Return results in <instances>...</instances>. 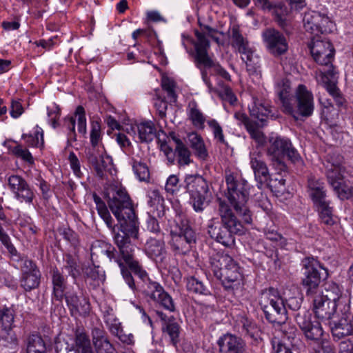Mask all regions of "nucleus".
I'll return each instance as SVG.
<instances>
[{
	"label": "nucleus",
	"instance_id": "obj_1",
	"mask_svg": "<svg viewBox=\"0 0 353 353\" xmlns=\"http://www.w3.org/2000/svg\"><path fill=\"white\" fill-rule=\"evenodd\" d=\"M93 199L99 215L112 231L119 253H117L111 244L104 241L99 242V251L105 254L110 260L114 259L130 289L134 291L137 288L134 279L127 268L141 279L140 290L146 297L159 303L165 310L174 312L175 305L172 296L164 290L160 283L152 281L148 277L147 272L135 259L134 247L131 243L130 239H137L139 223L132 202L125 189L116 187L108 200V207L117 219L119 226L113 224V219L101 197L94 194Z\"/></svg>",
	"mask_w": 353,
	"mask_h": 353
},
{
	"label": "nucleus",
	"instance_id": "obj_2",
	"mask_svg": "<svg viewBox=\"0 0 353 353\" xmlns=\"http://www.w3.org/2000/svg\"><path fill=\"white\" fill-rule=\"evenodd\" d=\"M320 38L312 37L308 45L314 60L325 67L323 70L316 71L315 77L318 83L323 85L333 97L336 105L341 106L344 103V98L336 86L337 73L332 63L334 49L329 40Z\"/></svg>",
	"mask_w": 353,
	"mask_h": 353
},
{
	"label": "nucleus",
	"instance_id": "obj_3",
	"mask_svg": "<svg viewBox=\"0 0 353 353\" xmlns=\"http://www.w3.org/2000/svg\"><path fill=\"white\" fill-rule=\"evenodd\" d=\"M219 32L207 25H200V30H196L194 34L196 38L194 40L189 35L182 34V45L190 54H194L191 50H188V46L193 44L194 47V63L196 66L201 70L212 68V74L218 75L226 81H231L230 74L218 63H215L208 54L210 43L208 37L212 38L217 43H220L217 34Z\"/></svg>",
	"mask_w": 353,
	"mask_h": 353
},
{
	"label": "nucleus",
	"instance_id": "obj_4",
	"mask_svg": "<svg viewBox=\"0 0 353 353\" xmlns=\"http://www.w3.org/2000/svg\"><path fill=\"white\" fill-rule=\"evenodd\" d=\"M259 304L266 319L280 327L279 330L284 338L290 340L295 337L296 330L286 323L287 306L277 290L270 288L263 290L260 295Z\"/></svg>",
	"mask_w": 353,
	"mask_h": 353
},
{
	"label": "nucleus",
	"instance_id": "obj_5",
	"mask_svg": "<svg viewBox=\"0 0 353 353\" xmlns=\"http://www.w3.org/2000/svg\"><path fill=\"white\" fill-rule=\"evenodd\" d=\"M218 212L223 228H219L216 231V228L209 226L208 232L217 242L225 247H232L235 243L234 235L243 234L244 227L226 201L219 200Z\"/></svg>",
	"mask_w": 353,
	"mask_h": 353
},
{
	"label": "nucleus",
	"instance_id": "obj_6",
	"mask_svg": "<svg viewBox=\"0 0 353 353\" xmlns=\"http://www.w3.org/2000/svg\"><path fill=\"white\" fill-rule=\"evenodd\" d=\"M225 182L228 190L227 196L230 204L241 216L245 223H252V212L247 205L250 185L243 179H236L231 174L225 176Z\"/></svg>",
	"mask_w": 353,
	"mask_h": 353
},
{
	"label": "nucleus",
	"instance_id": "obj_7",
	"mask_svg": "<svg viewBox=\"0 0 353 353\" xmlns=\"http://www.w3.org/2000/svg\"><path fill=\"white\" fill-rule=\"evenodd\" d=\"M185 188L190 195V203L196 212H202L209 204V186L207 181L199 174H188L185 177Z\"/></svg>",
	"mask_w": 353,
	"mask_h": 353
},
{
	"label": "nucleus",
	"instance_id": "obj_8",
	"mask_svg": "<svg viewBox=\"0 0 353 353\" xmlns=\"http://www.w3.org/2000/svg\"><path fill=\"white\" fill-rule=\"evenodd\" d=\"M231 46L235 52L241 55L249 72H256L260 68V57L256 53L248 39L241 33L238 26H234L231 30Z\"/></svg>",
	"mask_w": 353,
	"mask_h": 353
},
{
	"label": "nucleus",
	"instance_id": "obj_9",
	"mask_svg": "<svg viewBox=\"0 0 353 353\" xmlns=\"http://www.w3.org/2000/svg\"><path fill=\"white\" fill-rule=\"evenodd\" d=\"M303 23L305 31L316 38L319 34L331 32L335 26L326 14L314 10L305 13Z\"/></svg>",
	"mask_w": 353,
	"mask_h": 353
},
{
	"label": "nucleus",
	"instance_id": "obj_10",
	"mask_svg": "<svg viewBox=\"0 0 353 353\" xmlns=\"http://www.w3.org/2000/svg\"><path fill=\"white\" fill-rule=\"evenodd\" d=\"M305 269L302 285L305 289L306 295L311 297L319 292L321 276L319 270L323 269L321 264L315 259L307 257L303 260Z\"/></svg>",
	"mask_w": 353,
	"mask_h": 353
},
{
	"label": "nucleus",
	"instance_id": "obj_11",
	"mask_svg": "<svg viewBox=\"0 0 353 353\" xmlns=\"http://www.w3.org/2000/svg\"><path fill=\"white\" fill-rule=\"evenodd\" d=\"M18 255L19 256L18 261H14L12 258L11 259L13 261L21 263L20 265L21 271V287L27 292L37 288L40 284L41 272L36 263L27 258L21 257L19 253ZM10 257L12 256H10Z\"/></svg>",
	"mask_w": 353,
	"mask_h": 353
},
{
	"label": "nucleus",
	"instance_id": "obj_12",
	"mask_svg": "<svg viewBox=\"0 0 353 353\" xmlns=\"http://www.w3.org/2000/svg\"><path fill=\"white\" fill-rule=\"evenodd\" d=\"M296 106L294 112L304 117H310L314 110V99L312 92L305 85L300 84L295 90ZM294 116V114H293Z\"/></svg>",
	"mask_w": 353,
	"mask_h": 353
},
{
	"label": "nucleus",
	"instance_id": "obj_13",
	"mask_svg": "<svg viewBox=\"0 0 353 353\" xmlns=\"http://www.w3.org/2000/svg\"><path fill=\"white\" fill-rule=\"evenodd\" d=\"M76 349L72 344L65 340H58L55 343L57 353H93L90 341L84 332H77L75 334Z\"/></svg>",
	"mask_w": 353,
	"mask_h": 353
},
{
	"label": "nucleus",
	"instance_id": "obj_14",
	"mask_svg": "<svg viewBox=\"0 0 353 353\" xmlns=\"http://www.w3.org/2000/svg\"><path fill=\"white\" fill-rule=\"evenodd\" d=\"M267 49L275 57L287 52L288 43L285 36L275 29H268L263 33Z\"/></svg>",
	"mask_w": 353,
	"mask_h": 353
},
{
	"label": "nucleus",
	"instance_id": "obj_15",
	"mask_svg": "<svg viewBox=\"0 0 353 353\" xmlns=\"http://www.w3.org/2000/svg\"><path fill=\"white\" fill-rule=\"evenodd\" d=\"M250 165L254 171L255 179L259 184L258 185L259 188H261L263 185L275 187L272 184V179L270 177L266 163L259 152H252L250 154Z\"/></svg>",
	"mask_w": 353,
	"mask_h": 353
},
{
	"label": "nucleus",
	"instance_id": "obj_16",
	"mask_svg": "<svg viewBox=\"0 0 353 353\" xmlns=\"http://www.w3.org/2000/svg\"><path fill=\"white\" fill-rule=\"evenodd\" d=\"M310 299L312 302V310L317 319L330 322L336 317L338 303L329 302L316 294L310 297Z\"/></svg>",
	"mask_w": 353,
	"mask_h": 353
},
{
	"label": "nucleus",
	"instance_id": "obj_17",
	"mask_svg": "<svg viewBox=\"0 0 353 353\" xmlns=\"http://www.w3.org/2000/svg\"><path fill=\"white\" fill-rule=\"evenodd\" d=\"M296 321L307 339L317 341L322 336L323 329L321 323L317 321H312L310 315L305 311L303 314H297Z\"/></svg>",
	"mask_w": 353,
	"mask_h": 353
},
{
	"label": "nucleus",
	"instance_id": "obj_18",
	"mask_svg": "<svg viewBox=\"0 0 353 353\" xmlns=\"http://www.w3.org/2000/svg\"><path fill=\"white\" fill-rule=\"evenodd\" d=\"M216 344L219 353H248L245 341L232 334H223L218 339Z\"/></svg>",
	"mask_w": 353,
	"mask_h": 353
},
{
	"label": "nucleus",
	"instance_id": "obj_19",
	"mask_svg": "<svg viewBox=\"0 0 353 353\" xmlns=\"http://www.w3.org/2000/svg\"><path fill=\"white\" fill-rule=\"evenodd\" d=\"M77 120V128L79 133L85 136L87 134V122L85 111L81 105H79L75 110L74 117H67L64 119L63 126L68 130L70 139H76L75 124Z\"/></svg>",
	"mask_w": 353,
	"mask_h": 353
},
{
	"label": "nucleus",
	"instance_id": "obj_20",
	"mask_svg": "<svg viewBox=\"0 0 353 353\" xmlns=\"http://www.w3.org/2000/svg\"><path fill=\"white\" fill-rule=\"evenodd\" d=\"M171 245L179 254L190 251L191 244L195 243V232L189 227L181 229L179 233L172 232Z\"/></svg>",
	"mask_w": 353,
	"mask_h": 353
},
{
	"label": "nucleus",
	"instance_id": "obj_21",
	"mask_svg": "<svg viewBox=\"0 0 353 353\" xmlns=\"http://www.w3.org/2000/svg\"><path fill=\"white\" fill-rule=\"evenodd\" d=\"M349 309V305H345L344 312H342L340 319L338 320L333 319L329 322L332 335L339 339L353 334V328L350 323V315H348Z\"/></svg>",
	"mask_w": 353,
	"mask_h": 353
},
{
	"label": "nucleus",
	"instance_id": "obj_22",
	"mask_svg": "<svg viewBox=\"0 0 353 353\" xmlns=\"http://www.w3.org/2000/svg\"><path fill=\"white\" fill-rule=\"evenodd\" d=\"M290 90V82L287 79H281L276 83V92L282 103L283 112L293 115L294 108Z\"/></svg>",
	"mask_w": 353,
	"mask_h": 353
},
{
	"label": "nucleus",
	"instance_id": "obj_23",
	"mask_svg": "<svg viewBox=\"0 0 353 353\" xmlns=\"http://www.w3.org/2000/svg\"><path fill=\"white\" fill-rule=\"evenodd\" d=\"M234 260L228 254L216 252L210 258V269L214 275L219 280L223 279L225 271L231 266Z\"/></svg>",
	"mask_w": 353,
	"mask_h": 353
},
{
	"label": "nucleus",
	"instance_id": "obj_24",
	"mask_svg": "<svg viewBox=\"0 0 353 353\" xmlns=\"http://www.w3.org/2000/svg\"><path fill=\"white\" fill-rule=\"evenodd\" d=\"M269 143L268 155L272 158V161L281 162L285 156L288 147L290 146V140L280 137H271L269 139Z\"/></svg>",
	"mask_w": 353,
	"mask_h": 353
},
{
	"label": "nucleus",
	"instance_id": "obj_25",
	"mask_svg": "<svg viewBox=\"0 0 353 353\" xmlns=\"http://www.w3.org/2000/svg\"><path fill=\"white\" fill-rule=\"evenodd\" d=\"M201 77L210 93L218 94L222 99L230 102L231 104H233L236 101V98L232 89L223 82H219L218 87L214 88L210 80V77L208 76L206 70H201Z\"/></svg>",
	"mask_w": 353,
	"mask_h": 353
},
{
	"label": "nucleus",
	"instance_id": "obj_26",
	"mask_svg": "<svg viewBox=\"0 0 353 353\" xmlns=\"http://www.w3.org/2000/svg\"><path fill=\"white\" fill-rule=\"evenodd\" d=\"M68 306L72 316H85L90 310V303L85 297H79L76 294H67L65 296Z\"/></svg>",
	"mask_w": 353,
	"mask_h": 353
},
{
	"label": "nucleus",
	"instance_id": "obj_27",
	"mask_svg": "<svg viewBox=\"0 0 353 353\" xmlns=\"http://www.w3.org/2000/svg\"><path fill=\"white\" fill-rule=\"evenodd\" d=\"M157 315L162 321V331L170 338L171 342L176 345L179 342L180 326L173 316L168 317L163 312L157 311Z\"/></svg>",
	"mask_w": 353,
	"mask_h": 353
},
{
	"label": "nucleus",
	"instance_id": "obj_28",
	"mask_svg": "<svg viewBox=\"0 0 353 353\" xmlns=\"http://www.w3.org/2000/svg\"><path fill=\"white\" fill-rule=\"evenodd\" d=\"M249 110L251 116L257 119L261 123H263L269 118H276L272 113V108L268 101L254 99L252 103L249 107Z\"/></svg>",
	"mask_w": 353,
	"mask_h": 353
},
{
	"label": "nucleus",
	"instance_id": "obj_29",
	"mask_svg": "<svg viewBox=\"0 0 353 353\" xmlns=\"http://www.w3.org/2000/svg\"><path fill=\"white\" fill-rule=\"evenodd\" d=\"M186 114L188 119L194 128L199 130H203L205 128V123L207 122L206 117L194 100L188 103Z\"/></svg>",
	"mask_w": 353,
	"mask_h": 353
},
{
	"label": "nucleus",
	"instance_id": "obj_30",
	"mask_svg": "<svg viewBox=\"0 0 353 353\" xmlns=\"http://www.w3.org/2000/svg\"><path fill=\"white\" fill-rule=\"evenodd\" d=\"M243 280V274L241 268L236 261H234L231 266L225 271L221 279V282L227 288L241 285Z\"/></svg>",
	"mask_w": 353,
	"mask_h": 353
},
{
	"label": "nucleus",
	"instance_id": "obj_31",
	"mask_svg": "<svg viewBox=\"0 0 353 353\" xmlns=\"http://www.w3.org/2000/svg\"><path fill=\"white\" fill-rule=\"evenodd\" d=\"M13 323V310L10 307L0 304V323L2 330L8 334L7 336H3L7 341H16V336L12 332Z\"/></svg>",
	"mask_w": 353,
	"mask_h": 353
},
{
	"label": "nucleus",
	"instance_id": "obj_32",
	"mask_svg": "<svg viewBox=\"0 0 353 353\" xmlns=\"http://www.w3.org/2000/svg\"><path fill=\"white\" fill-rule=\"evenodd\" d=\"M316 295L329 302L338 303V306L347 301L346 298L342 296V291L339 286L334 283H327L324 290H320L319 289Z\"/></svg>",
	"mask_w": 353,
	"mask_h": 353
},
{
	"label": "nucleus",
	"instance_id": "obj_33",
	"mask_svg": "<svg viewBox=\"0 0 353 353\" xmlns=\"http://www.w3.org/2000/svg\"><path fill=\"white\" fill-rule=\"evenodd\" d=\"M145 251L151 259L161 261L166 252L164 241L162 238L150 237L146 241Z\"/></svg>",
	"mask_w": 353,
	"mask_h": 353
},
{
	"label": "nucleus",
	"instance_id": "obj_34",
	"mask_svg": "<svg viewBox=\"0 0 353 353\" xmlns=\"http://www.w3.org/2000/svg\"><path fill=\"white\" fill-rule=\"evenodd\" d=\"M188 139L196 157L202 161L206 160L208 157V152L201 135L193 132L188 134Z\"/></svg>",
	"mask_w": 353,
	"mask_h": 353
},
{
	"label": "nucleus",
	"instance_id": "obj_35",
	"mask_svg": "<svg viewBox=\"0 0 353 353\" xmlns=\"http://www.w3.org/2000/svg\"><path fill=\"white\" fill-rule=\"evenodd\" d=\"M148 205L150 206L149 214L157 216L159 218L164 214V199L158 190H152L149 194Z\"/></svg>",
	"mask_w": 353,
	"mask_h": 353
},
{
	"label": "nucleus",
	"instance_id": "obj_36",
	"mask_svg": "<svg viewBox=\"0 0 353 353\" xmlns=\"http://www.w3.org/2000/svg\"><path fill=\"white\" fill-rule=\"evenodd\" d=\"M308 188L314 203L325 200L326 194L322 181L316 179L314 177H310L308 179Z\"/></svg>",
	"mask_w": 353,
	"mask_h": 353
},
{
	"label": "nucleus",
	"instance_id": "obj_37",
	"mask_svg": "<svg viewBox=\"0 0 353 353\" xmlns=\"http://www.w3.org/2000/svg\"><path fill=\"white\" fill-rule=\"evenodd\" d=\"M328 183L340 199H349L353 197V188L345 184L343 181L341 183L334 181L330 171L328 172Z\"/></svg>",
	"mask_w": 353,
	"mask_h": 353
},
{
	"label": "nucleus",
	"instance_id": "obj_38",
	"mask_svg": "<svg viewBox=\"0 0 353 353\" xmlns=\"http://www.w3.org/2000/svg\"><path fill=\"white\" fill-rule=\"evenodd\" d=\"M175 154L180 166L188 165L191 162V152L186 145L179 138L174 137Z\"/></svg>",
	"mask_w": 353,
	"mask_h": 353
},
{
	"label": "nucleus",
	"instance_id": "obj_39",
	"mask_svg": "<svg viewBox=\"0 0 353 353\" xmlns=\"http://www.w3.org/2000/svg\"><path fill=\"white\" fill-rule=\"evenodd\" d=\"M52 280L54 298L57 301H61L66 288L65 279L57 268H54L52 270Z\"/></svg>",
	"mask_w": 353,
	"mask_h": 353
},
{
	"label": "nucleus",
	"instance_id": "obj_40",
	"mask_svg": "<svg viewBox=\"0 0 353 353\" xmlns=\"http://www.w3.org/2000/svg\"><path fill=\"white\" fill-rule=\"evenodd\" d=\"M325 174L328 179V172H332L334 180L341 183L343 179L345 168L342 165L340 161H334L332 157H328L323 163Z\"/></svg>",
	"mask_w": 353,
	"mask_h": 353
},
{
	"label": "nucleus",
	"instance_id": "obj_41",
	"mask_svg": "<svg viewBox=\"0 0 353 353\" xmlns=\"http://www.w3.org/2000/svg\"><path fill=\"white\" fill-rule=\"evenodd\" d=\"M93 343L97 353H113L114 348L101 330L93 332Z\"/></svg>",
	"mask_w": 353,
	"mask_h": 353
},
{
	"label": "nucleus",
	"instance_id": "obj_42",
	"mask_svg": "<svg viewBox=\"0 0 353 353\" xmlns=\"http://www.w3.org/2000/svg\"><path fill=\"white\" fill-rule=\"evenodd\" d=\"M26 353H47L46 342L41 336L33 334L27 338Z\"/></svg>",
	"mask_w": 353,
	"mask_h": 353
},
{
	"label": "nucleus",
	"instance_id": "obj_43",
	"mask_svg": "<svg viewBox=\"0 0 353 353\" xmlns=\"http://www.w3.org/2000/svg\"><path fill=\"white\" fill-rule=\"evenodd\" d=\"M137 127L141 142H150L155 137L157 130L152 121L141 122Z\"/></svg>",
	"mask_w": 353,
	"mask_h": 353
},
{
	"label": "nucleus",
	"instance_id": "obj_44",
	"mask_svg": "<svg viewBox=\"0 0 353 353\" xmlns=\"http://www.w3.org/2000/svg\"><path fill=\"white\" fill-rule=\"evenodd\" d=\"M14 197L20 203L32 205L36 198V192L34 188L27 182L14 194Z\"/></svg>",
	"mask_w": 353,
	"mask_h": 353
},
{
	"label": "nucleus",
	"instance_id": "obj_45",
	"mask_svg": "<svg viewBox=\"0 0 353 353\" xmlns=\"http://www.w3.org/2000/svg\"><path fill=\"white\" fill-rule=\"evenodd\" d=\"M14 197L20 203L32 205L36 198V192L34 188L27 182L14 194Z\"/></svg>",
	"mask_w": 353,
	"mask_h": 353
},
{
	"label": "nucleus",
	"instance_id": "obj_46",
	"mask_svg": "<svg viewBox=\"0 0 353 353\" xmlns=\"http://www.w3.org/2000/svg\"><path fill=\"white\" fill-rule=\"evenodd\" d=\"M314 205L318 208L321 222L327 225H332L335 221L333 219L332 209L330 207L329 203L324 200Z\"/></svg>",
	"mask_w": 353,
	"mask_h": 353
},
{
	"label": "nucleus",
	"instance_id": "obj_47",
	"mask_svg": "<svg viewBox=\"0 0 353 353\" xmlns=\"http://www.w3.org/2000/svg\"><path fill=\"white\" fill-rule=\"evenodd\" d=\"M22 138L26 143L31 147L41 148L43 146V130L41 128L36 125L34 129V134H23Z\"/></svg>",
	"mask_w": 353,
	"mask_h": 353
},
{
	"label": "nucleus",
	"instance_id": "obj_48",
	"mask_svg": "<svg viewBox=\"0 0 353 353\" xmlns=\"http://www.w3.org/2000/svg\"><path fill=\"white\" fill-rule=\"evenodd\" d=\"M12 143H15V142L8 141V143H6L10 153L17 157L22 159L29 163H34L33 157L28 150L23 148L21 145H13Z\"/></svg>",
	"mask_w": 353,
	"mask_h": 353
},
{
	"label": "nucleus",
	"instance_id": "obj_49",
	"mask_svg": "<svg viewBox=\"0 0 353 353\" xmlns=\"http://www.w3.org/2000/svg\"><path fill=\"white\" fill-rule=\"evenodd\" d=\"M62 269L74 279L81 274L77 260L70 254L64 256Z\"/></svg>",
	"mask_w": 353,
	"mask_h": 353
},
{
	"label": "nucleus",
	"instance_id": "obj_50",
	"mask_svg": "<svg viewBox=\"0 0 353 353\" xmlns=\"http://www.w3.org/2000/svg\"><path fill=\"white\" fill-rule=\"evenodd\" d=\"M112 159L108 157H101L96 163L95 170L101 179H107L108 174H112Z\"/></svg>",
	"mask_w": 353,
	"mask_h": 353
},
{
	"label": "nucleus",
	"instance_id": "obj_51",
	"mask_svg": "<svg viewBox=\"0 0 353 353\" xmlns=\"http://www.w3.org/2000/svg\"><path fill=\"white\" fill-rule=\"evenodd\" d=\"M134 173L141 181H147L150 179V172L147 165L135 159L132 160Z\"/></svg>",
	"mask_w": 353,
	"mask_h": 353
},
{
	"label": "nucleus",
	"instance_id": "obj_52",
	"mask_svg": "<svg viewBox=\"0 0 353 353\" xmlns=\"http://www.w3.org/2000/svg\"><path fill=\"white\" fill-rule=\"evenodd\" d=\"M0 241L6 248L8 252L13 260L18 261L19 256L18 252L14 245L11 242V239L7 232L3 228L1 223H0Z\"/></svg>",
	"mask_w": 353,
	"mask_h": 353
},
{
	"label": "nucleus",
	"instance_id": "obj_53",
	"mask_svg": "<svg viewBox=\"0 0 353 353\" xmlns=\"http://www.w3.org/2000/svg\"><path fill=\"white\" fill-rule=\"evenodd\" d=\"M186 288L188 291L196 294L206 295L210 293L203 283L193 276L187 279Z\"/></svg>",
	"mask_w": 353,
	"mask_h": 353
},
{
	"label": "nucleus",
	"instance_id": "obj_54",
	"mask_svg": "<svg viewBox=\"0 0 353 353\" xmlns=\"http://www.w3.org/2000/svg\"><path fill=\"white\" fill-rule=\"evenodd\" d=\"M90 139L92 147L97 146L101 141V128L100 122L97 120L92 121L90 123Z\"/></svg>",
	"mask_w": 353,
	"mask_h": 353
},
{
	"label": "nucleus",
	"instance_id": "obj_55",
	"mask_svg": "<svg viewBox=\"0 0 353 353\" xmlns=\"http://www.w3.org/2000/svg\"><path fill=\"white\" fill-rule=\"evenodd\" d=\"M207 123L213 134L214 139L221 143H225L223 131L219 123L214 119H210L207 120Z\"/></svg>",
	"mask_w": 353,
	"mask_h": 353
},
{
	"label": "nucleus",
	"instance_id": "obj_56",
	"mask_svg": "<svg viewBox=\"0 0 353 353\" xmlns=\"http://www.w3.org/2000/svg\"><path fill=\"white\" fill-rule=\"evenodd\" d=\"M163 90L167 93V97L170 102H176L177 95L176 94V85L173 80L169 78H163L161 82Z\"/></svg>",
	"mask_w": 353,
	"mask_h": 353
},
{
	"label": "nucleus",
	"instance_id": "obj_57",
	"mask_svg": "<svg viewBox=\"0 0 353 353\" xmlns=\"http://www.w3.org/2000/svg\"><path fill=\"white\" fill-rule=\"evenodd\" d=\"M270 10H272L278 23L281 26H283L285 24L286 15L288 14V9L286 6L282 3L273 5Z\"/></svg>",
	"mask_w": 353,
	"mask_h": 353
},
{
	"label": "nucleus",
	"instance_id": "obj_58",
	"mask_svg": "<svg viewBox=\"0 0 353 353\" xmlns=\"http://www.w3.org/2000/svg\"><path fill=\"white\" fill-rule=\"evenodd\" d=\"M27 181L21 176L13 174L8 178V185L13 194H14Z\"/></svg>",
	"mask_w": 353,
	"mask_h": 353
},
{
	"label": "nucleus",
	"instance_id": "obj_59",
	"mask_svg": "<svg viewBox=\"0 0 353 353\" xmlns=\"http://www.w3.org/2000/svg\"><path fill=\"white\" fill-rule=\"evenodd\" d=\"M242 323V332L245 335H248L250 337L254 339L258 335V327L254 323L248 320V319H243L241 321Z\"/></svg>",
	"mask_w": 353,
	"mask_h": 353
},
{
	"label": "nucleus",
	"instance_id": "obj_60",
	"mask_svg": "<svg viewBox=\"0 0 353 353\" xmlns=\"http://www.w3.org/2000/svg\"><path fill=\"white\" fill-rule=\"evenodd\" d=\"M68 161L74 174L78 178H81L83 175V173L81 171V163L78 157L73 152L70 153Z\"/></svg>",
	"mask_w": 353,
	"mask_h": 353
},
{
	"label": "nucleus",
	"instance_id": "obj_61",
	"mask_svg": "<svg viewBox=\"0 0 353 353\" xmlns=\"http://www.w3.org/2000/svg\"><path fill=\"white\" fill-rule=\"evenodd\" d=\"M60 114V109L58 106L54 105L52 107L48 108V116L49 118V123L54 128H56L57 127V121L59 119Z\"/></svg>",
	"mask_w": 353,
	"mask_h": 353
},
{
	"label": "nucleus",
	"instance_id": "obj_62",
	"mask_svg": "<svg viewBox=\"0 0 353 353\" xmlns=\"http://www.w3.org/2000/svg\"><path fill=\"white\" fill-rule=\"evenodd\" d=\"M179 182V178L176 175L172 174L170 175L166 181L165 183V190L168 192L173 194L175 191L178 190V183Z\"/></svg>",
	"mask_w": 353,
	"mask_h": 353
},
{
	"label": "nucleus",
	"instance_id": "obj_63",
	"mask_svg": "<svg viewBox=\"0 0 353 353\" xmlns=\"http://www.w3.org/2000/svg\"><path fill=\"white\" fill-rule=\"evenodd\" d=\"M85 274L93 281L102 280L104 277V274L99 270V267H90L86 269Z\"/></svg>",
	"mask_w": 353,
	"mask_h": 353
},
{
	"label": "nucleus",
	"instance_id": "obj_64",
	"mask_svg": "<svg viewBox=\"0 0 353 353\" xmlns=\"http://www.w3.org/2000/svg\"><path fill=\"white\" fill-rule=\"evenodd\" d=\"M23 112L21 103L17 100H12L10 105V116L14 119L19 118Z\"/></svg>",
	"mask_w": 353,
	"mask_h": 353
}]
</instances>
